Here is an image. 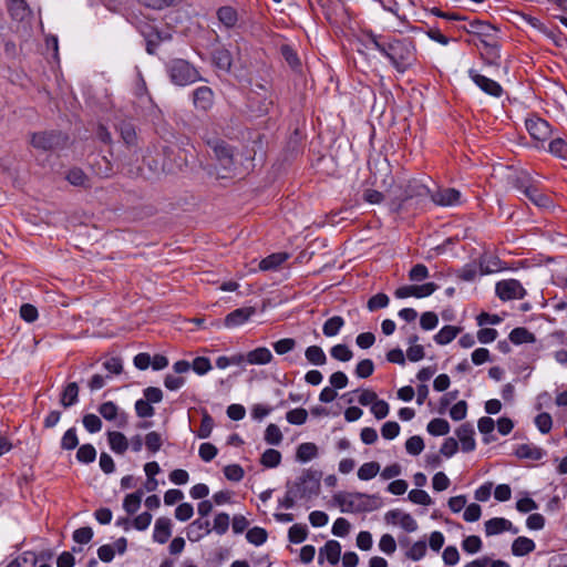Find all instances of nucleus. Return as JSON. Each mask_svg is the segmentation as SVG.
I'll return each mask as SVG.
<instances>
[{"label": "nucleus", "mask_w": 567, "mask_h": 567, "mask_svg": "<svg viewBox=\"0 0 567 567\" xmlns=\"http://www.w3.org/2000/svg\"><path fill=\"white\" fill-rule=\"evenodd\" d=\"M374 371L373 361L370 359L361 360L355 367V374L358 378H369Z\"/></svg>", "instance_id": "63"}, {"label": "nucleus", "mask_w": 567, "mask_h": 567, "mask_svg": "<svg viewBox=\"0 0 567 567\" xmlns=\"http://www.w3.org/2000/svg\"><path fill=\"white\" fill-rule=\"evenodd\" d=\"M286 420L293 425H302L308 420V412L303 408H297L286 413Z\"/></svg>", "instance_id": "44"}, {"label": "nucleus", "mask_w": 567, "mask_h": 567, "mask_svg": "<svg viewBox=\"0 0 567 567\" xmlns=\"http://www.w3.org/2000/svg\"><path fill=\"white\" fill-rule=\"evenodd\" d=\"M405 450L411 455H419L424 450L423 439L419 435L411 436L405 442Z\"/></svg>", "instance_id": "52"}, {"label": "nucleus", "mask_w": 567, "mask_h": 567, "mask_svg": "<svg viewBox=\"0 0 567 567\" xmlns=\"http://www.w3.org/2000/svg\"><path fill=\"white\" fill-rule=\"evenodd\" d=\"M341 556V545L337 540H328L319 551V563L326 558L331 565H337Z\"/></svg>", "instance_id": "17"}, {"label": "nucleus", "mask_w": 567, "mask_h": 567, "mask_svg": "<svg viewBox=\"0 0 567 567\" xmlns=\"http://www.w3.org/2000/svg\"><path fill=\"white\" fill-rule=\"evenodd\" d=\"M107 441L110 449L116 454H124L128 449V441L126 436L117 431L107 432Z\"/></svg>", "instance_id": "25"}, {"label": "nucleus", "mask_w": 567, "mask_h": 567, "mask_svg": "<svg viewBox=\"0 0 567 567\" xmlns=\"http://www.w3.org/2000/svg\"><path fill=\"white\" fill-rule=\"evenodd\" d=\"M470 79L486 94L499 97L503 94V89L496 81L480 74L476 70L468 71Z\"/></svg>", "instance_id": "10"}, {"label": "nucleus", "mask_w": 567, "mask_h": 567, "mask_svg": "<svg viewBox=\"0 0 567 567\" xmlns=\"http://www.w3.org/2000/svg\"><path fill=\"white\" fill-rule=\"evenodd\" d=\"M450 429L449 422L441 417L431 420L426 426L427 432L434 436L446 435Z\"/></svg>", "instance_id": "34"}, {"label": "nucleus", "mask_w": 567, "mask_h": 567, "mask_svg": "<svg viewBox=\"0 0 567 567\" xmlns=\"http://www.w3.org/2000/svg\"><path fill=\"white\" fill-rule=\"evenodd\" d=\"M363 497L364 495L360 493H338L333 501L342 513H355L363 509Z\"/></svg>", "instance_id": "7"}, {"label": "nucleus", "mask_w": 567, "mask_h": 567, "mask_svg": "<svg viewBox=\"0 0 567 567\" xmlns=\"http://www.w3.org/2000/svg\"><path fill=\"white\" fill-rule=\"evenodd\" d=\"M143 497V492L137 491L127 494L123 501V508L127 514H134L138 511Z\"/></svg>", "instance_id": "35"}, {"label": "nucleus", "mask_w": 567, "mask_h": 567, "mask_svg": "<svg viewBox=\"0 0 567 567\" xmlns=\"http://www.w3.org/2000/svg\"><path fill=\"white\" fill-rule=\"evenodd\" d=\"M535 425L540 433L547 434L550 432L553 426V419L549 413H540L535 417Z\"/></svg>", "instance_id": "58"}, {"label": "nucleus", "mask_w": 567, "mask_h": 567, "mask_svg": "<svg viewBox=\"0 0 567 567\" xmlns=\"http://www.w3.org/2000/svg\"><path fill=\"white\" fill-rule=\"evenodd\" d=\"M172 535V522L167 517H159L155 522L153 539L158 544H165Z\"/></svg>", "instance_id": "18"}, {"label": "nucleus", "mask_w": 567, "mask_h": 567, "mask_svg": "<svg viewBox=\"0 0 567 567\" xmlns=\"http://www.w3.org/2000/svg\"><path fill=\"white\" fill-rule=\"evenodd\" d=\"M308 536V529L306 525L295 524L289 528L288 538L293 544H300L306 540Z\"/></svg>", "instance_id": "42"}, {"label": "nucleus", "mask_w": 567, "mask_h": 567, "mask_svg": "<svg viewBox=\"0 0 567 567\" xmlns=\"http://www.w3.org/2000/svg\"><path fill=\"white\" fill-rule=\"evenodd\" d=\"M526 130L528 131L529 135L535 140L539 142L547 141L551 135L550 125L547 121L533 116L526 120L525 122Z\"/></svg>", "instance_id": "9"}, {"label": "nucleus", "mask_w": 567, "mask_h": 567, "mask_svg": "<svg viewBox=\"0 0 567 567\" xmlns=\"http://www.w3.org/2000/svg\"><path fill=\"white\" fill-rule=\"evenodd\" d=\"M79 444L76 430L74 427L69 429L62 436L61 447L63 450H74Z\"/></svg>", "instance_id": "53"}, {"label": "nucleus", "mask_w": 567, "mask_h": 567, "mask_svg": "<svg viewBox=\"0 0 567 567\" xmlns=\"http://www.w3.org/2000/svg\"><path fill=\"white\" fill-rule=\"evenodd\" d=\"M515 186L537 207L547 208L551 205L549 196L542 193L534 185L528 184V176L526 174L516 178Z\"/></svg>", "instance_id": "3"}, {"label": "nucleus", "mask_w": 567, "mask_h": 567, "mask_svg": "<svg viewBox=\"0 0 567 567\" xmlns=\"http://www.w3.org/2000/svg\"><path fill=\"white\" fill-rule=\"evenodd\" d=\"M389 302H390L389 297L385 293L380 292V293L372 296L368 300L367 307L370 311H375L378 309L388 307Z\"/></svg>", "instance_id": "55"}, {"label": "nucleus", "mask_w": 567, "mask_h": 567, "mask_svg": "<svg viewBox=\"0 0 567 567\" xmlns=\"http://www.w3.org/2000/svg\"><path fill=\"white\" fill-rule=\"evenodd\" d=\"M361 42L367 49L378 50L400 73H404L415 62V48L410 39L385 38L372 31H363Z\"/></svg>", "instance_id": "1"}, {"label": "nucleus", "mask_w": 567, "mask_h": 567, "mask_svg": "<svg viewBox=\"0 0 567 567\" xmlns=\"http://www.w3.org/2000/svg\"><path fill=\"white\" fill-rule=\"evenodd\" d=\"M431 197L439 206H455L461 203V193L455 188L437 189Z\"/></svg>", "instance_id": "12"}, {"label": "nucleus", "mask_w": 567, "mask_h": 567, "mask_svg": "<svg viewBox=\"0 0 567 567\" xmlns=\"http://www.w3.org/2000/svg\"><path fill=\"white\" fill-rule=\"evenodd\" d=\"M535 548L536 544L533 539L519 536L512 544V554L516 557H523L534 551Z\"/></svg>", "instance_id": "23"}, {"label": "nucleus", "mask_w": 567, "mask_h": 567, "mask_svg": "<svg viewBox=\"0 0 567 567\" xmlns=\"http://www.w3.org/2000/svg\"><path fill=\"white\" fill-rule=\"evenodd\" d=\"M481 55L486 64L498 65L501 61L498 40L495 39L480 47Z\"/></svg>", "instance_id": "19"}, {"label": "nucleus", "mask_w": 567, "mask_h": 567, "mask_svg": "<svg viewBox=\"0 0 567 567\" xmlns=\"http://www.w3.org/2000/svg\"><path fill=\"white\" fill-rule=\"evenodd\" d=\"M274 355L266 347H258L246 353V362L254 365H264L271 362Z\"/></svg>", "instance_id": "21"}, {"label": "nucleus", "mask_w": 567, "mask_h": 567, "mask_svg": "<svg viewBox=\"0 0 567 567\" xmlns=\"http://www.w3.org/2000/svg\"><path fill=\"white\" fill-rule=\"evenodd\" d=\"M463 29L465 32L477 37L481 45L498 38V30L485 21H470L466 25L463 27Z\"/></svg>", "instance_id": "5"}, {"label": "nucleus", "mask_w": 567, "mask_h": 567, "mask_svg": "<svg viewBox=\"0 0 567 567\" xmlns=\"http://www.w3.org/2000/svg\"><path fill=\"white\" fill-rule=\"evenodd\" d=\"M496 296L503 300L523 299L526 290L523 285L516 279L501 280L495 286Z\"/></svg>", "instance_id": "6"}, {"label": "nucleus", "mask_w": 567, "mask_h": 567, "mask_svg": "<svg viewBox=\"0 0 567 567\" xmlns=\"http://www.w3.org/2000/svg\"><path fill=\"white\" fill-rule=\"evenodd\" d=\"M281 462V454L275 449L266 450L260 458V463L268 468L277 467Z\"/></svg>", "instance_id": "39"}, {"label": "nucleus", "mask_w": 567, "mask_h": 567, "mask_svg": "<svg viewBox=\"0 0 567 567\" xmlns=\"http://www.w3.org/2000/svg\"><path fill=\"white\" fill-rule=\"evenodd\" d=\"M193 102L196 109L207 111L214 104V92L208 86H199L193 92Z\"/></svg>", "instance_id": "15"}, {"label": "nucleus", "mask_w": 567, "mask_h": 567, "mask_svg": "<svg viewBox=\"0 0 567 567\" xmlns=\"http://www.w3.org/2000/svg\"><path fill=\"white\" fill-rule=\"evenodd\" d=\"M209 525L207 519H195L187 527V538L193 543L199 542L212 532Z\"/></svg>", "instance_id": "16"}, {"label": "nucleus", "mask_w": 567, "mask_h": 567, "mask_svg": "<svg viewBox=\"0 0 567 567\" xmlns=\"http://www.w3.org/2000/svg\"><path fill=\"white\" fill-rule=\"evenodd\" d=\"M379 548L386 555H392L396 550V542L390 534H384L379 540Z\"/></svg>", "instance_id": "64"}, {"label": "nucleus", "mask_w": 567, "mask_h": 567, "mask_svg": "<svg viewBox=\"0 0 567 567\" xmlns=\"http://www.w3.org/2000/svg\"><path fill=\"white\" fill-rule=\"evenodd\" d=\"M462 549L467 554H476L482 549V540L476 535L467 536L462 542Z\"/></svg>", "instance_id": "48"}, {"label": "nucleus", "mask_w": 567, "mask_h": 567, "mask_svg": "<svg viewBox=\"0 0 567 567\" xmlns=\"http://www.w3.org/2000/svg\"><path fill=\"white\" fill-rule=\"evenodd\" d=\"M229 515L226 513H219L214 518L213 530L218 535H224L229 527Z\"/></svg>", "instance_id": "54"}, {"label": "nucleus", "mask_w": 567, "mask_h": 567, "mask_svg": "<svg viewBox=\"0 0 567 567\" xmlns=\"http://www.w3.org/2000/svg\"><path fill=\"white\" fill-rule=\"evenodd\" d=\"M420 324L423 330H433L439 324V317L433 311H426L422 313Z\"/></svg>", "instance_id": "61"}, {"label": "nucleus", "mask_w": 567, "mask_h": 567, "mask_svg": "<svg viewBox=\"0 0 567 567\" xmlns=\"http://www.w3.org/2000/svg\"><path fill=\"white\" fill-rule=\"evenodd\" d=\"M213 151L224 168H229L233 165V150L225 142L217 141L213 145Z\"/></svg>", "instance_id": "22"}, {"label": "nucleus", "mask_w": 567, "mask_h": 567, "mask_svg": "<svg viewBox=\"0 0 567 567\" xmlns=\"http://www.w3.org/2000/svg\"><path fill=\"white\" fill-rule=\"evenodd\" d=\"M31 144L40 150H50L54 145V137L48 133H37L32 135Z\"/></svg>", "instance_id": "41"}, {"label": "nucleus", "mask_w": 567, "mask_h": 567, "mask_svg": "<svg viewBox=\"0 0 567 567\" xmlns=\"http://www.w3.org/2000/svg\"><path fill=\"white\" fill-rule=\"evenodd\" d=\"M65 178L73 186L83 187V188H86L90 186V178L80 168H71L66 173Z\"/></svg>", "instance_id": "30"}, {"label": "nucleus", "mask_w": 567, "mask_h": 567, "mask_svg": "<svg viewBox=\"0 0 567 567\" xmlns=\"http://www.w3.org/2000/svg\"><path fill=\"white\" fill-rule=\"evenodd\" d=\"M333 359L342 362L350 361L353 357L352 351L346 344H336L330 349Z\"/></svg>", "instance_id": "47"}, {"label": "nucleus", "mask_w": 567, "mask_h": 567, "mask_svg": "<svg viewBox=\"0 0 567 567\" xmlns=\"http://www.w3.org/2000/svg\"><path fill=\"white\" fill-rule=\"evenodd\" d=\"M509 340L515 344L532 343L535 337L526 328H515L509 333Z\"/></svg>", "instance_id": "37"}, {"label": "nucleus", "mask_w": 567, "mask_h": 567, "mask_svg": "<svg viewBox=\"0 0 567 567\" xmlns=\"http://www.w3.org/2000/svg\"><path fill=\"white\" fill-rule=\"evenodd\" d=\"M224 475L231 482H239L243 480L245 472L238 464H230L224 467Z\"/></svg>", "instance_id": "60"}, {"label": "nucleus", "mask_w": 567, "mask_h": 567, "mask_svg": "<svg viewBox=\"0 0 567 567\" xmlns=\"http://www.w3.org/2000/svg\"><path fill=\"white\" fill-rule=\"evenodd\" d=\"M8 9L11 17L18 21H23L32 14L25 0H10Z\"/></svg>", "instance_id": "24"}, {"label": "nucleus", "mask_w": 567, "mask_h": 567, "mask_svg": "<svg viewBox=\"0 0 567 567\" xmlns=\"http://www.w3.org/2000/svg\"><path fill=\"white\" fill-rule=\"evenodd\" d=\"M484 532L487 537L499 535L505 532L517 534L518 528L504 517H494L484 523Z\"/></svg>", "instance_id": "11"}, {"label": "nucleus", "mask_w": 567, "mask_h": 567, "mask_svg": "<svg viewBox=\"0 0 567 567\" xmlns=\"http://www.w3.org/2000/svg\"><path fill=\"white\" fill-rule=\"evenodd\" d=\"M267 537L268 534L266 529L261 527H252L246 534L247 540L256 546L262 545L267 540Z\"/></svg>", "instance_id": "45"}, {"label": "nucleus", "mask_w": 567, "mask_h": 567, "mask_svg": "<svg viewBox=\"0 0 567 567\" xmlns=\"http://www.w3.org/2000/svg\"><path fill=\"white\" fill-rule=\"evenodd\" d=\"M218 453L217 447L212 443H202L199 445L198 454L204 462L213 461Z\"/></svg>", "instance_id": "62"}, {"label": "nucleus", "mask_w": 567, "mask_h": 567, "mask_svg": "<svg viewBox=\"0 0 567 567\" xmlns=\"http://www.w3.org/2000/svg\"><path fill=\"white\" fill-rule=\"evenodd\" d=\"M461 332V328L455 326H444L435 336L434 341L440 346H445L453 341Z\"/></svg>", "instance_id": "28"}, {"label": "nucleus", "mask_w": 567, "mask_h": 567, "mask_svg": "<svg viewBox=\"0 0 567 567\" xmlns=\"http://www.w3.org/2000/svg\"><path fill=\"white\" fill-rule=\"evenodd\" d=\"M463 452H472L476 447V442L474 439V427L470 423L462 424L455 432Z\"/></svg>", "instance_id": "13"}, {"label": "nucleus", "mask_w": 567, "mask_h": 567, "mask_svg": "<svg viewBox=\"0 0 567 567\" xmlns=\"http://www.w3.org/2000/svg\"><path fill=\"white\" fill-rule=\"evenodd\" d=\"M265 441L271 445H278L282 441V433L278 425L270 423L265 431Z\"/></svg>", "instance_id": "51"}, {"label": "nucleus", "mask_w": 567, "mask_h": 567, "mask_svg": "<svg viewBox=\"0 0 567 567\" xmlns=\"http://www.w3.org/2000/svg\"><path fill=\"white\" fill-rule=\"evenodd\" d=\"M256 312L252 307L238 308L228 313L225 318L224 324L227 328H235L247 322Z\"/></svg>", "instance_id": "14"}, {"label": "nucleus", "mask_w": 567, "mask_h": 567, "mask_svg": "<svg viewBox=\"0 0 567 567\" xmlns=\"http://www.w3.org/2000/svg\"><path fill=\"white\" fill-rule=\"evenodd\" d=\"M171 80L177 85H188L198 80L197 70L185 60H175L169 65Z\"/></svg>", "instance_id": "2"}, {"label": "nucleus", "mask_w": 567, "mask_h": 567, "mask_svg": "<svg viewBox=\"0 0 567 567\" xmlns=\"http://www.w3.org/2000/svg\"><path fill=\"white\" fill-rule=\"evenodd\" d=\"M82 423L89 433H97L102 430L101 419L93 413L85 414L83 416Z\"/></svg>", "instance_id": "50"}, {"label": "nucleus", "mask_w": 567, "mask_h": 567, "mask_svg": "<svg viewBox=\"0 0 567 567\" xmlns=\"http://www.w3.org/2000/svg\"><path fill=\"white\" fill-rule=\"evenodd\" d=\"M79 395V386L75 382H71L64 389L61 396V404L64 408H69L76 403Z\"/></svg>", "instance_id": "38"}, {"label": "nucleus", "mask_w": 567, "mask_h": 567, "mask_svg": "<svg viewBox=\"0 0 567 567\" xmlns=\"http://www.w3.org/2000/svg\"><path fill=\"white\" fill-rule=\"evenodd\" d=\"M300 498V494L295 489L293 486H288L285 496L279 499V506L286 509L295 506L296 499Z\"/></svg>", "instance_id": "56"}, {"label": "nucleus", "mask_w": 567, "mask_h": 567, "mask_svg": "<svg viewBox=\"0 0 567 567\" xmlns=\"http://www.w3.org/2000/svg\"><path fill=\"white\" fill-rule=\"evenodd\" d=\"M214 429V420L213 417L205 411L203 413L200 426L196 433L199 439H207L210 436L212 431Z\"/></svg>", "instance_id": "46"}, {"label": "nucleus", "mask_w": 567, "mask_h": 567, "mask_svg": "<svg viewBox=\"0 0 567 567\" xmlns=\"http://www.w3.org/2000/svg\"><path fill=\"white\" fill-rule=\"evenodd\" d=\"M344 326V319L340 316H333L329 318L322 327V332L326 337H334Z\"/></svg>", "instance_id": "31"}, {"label": "nucleus", "mask_w": 567, "mask_h": 567, "mask_svg": "<svg viewBox=\"0 0 567 567\" xmlns=\"http://www.w3.org/2000/svg\"><path fill=\"white\" fill-rule=\"evenodd\" d=\"M96 457V450L92 444H83L76 452V460L81 463H92Z\"/></svg>", "instance_id": "43"}, {"label": "nucleus", "mask_w": 567, "mask_h": 567, "mask_svg": "<svg viewBox=\"0 0 567 567\" xmlns=\"http://www.w3.org/2000/svg\"><path fill=\"white\" fill-rule=\"evenodd\" d=\"M135 412L138 417H152L155 414V410L152 404L145 399H140L135 402Z\"/></svg>", "instance_id": "57"}, {"label": "nucleus", "mask_w": 567, "mask_h": 567, "mask_svg": "<svg viewBox=\"0 0 567 567\" xmlns=\"http://www.w3.org/2000/svg\"><path fill=\"white\" fill-rule=\"evenodd\" d=\"M515 454L520 458H530L538 461L543 457L544 452L542 449L532 444H520L517 446Z\"/></svg>", "instance_id": "29"}, {"label": "nucleus", "mask_w": 567, "mask_h": 567, "mask_svg": "<svg viewBox=\"0 0 567 567\" xmlns=\"http://www.w3.org/2000/svg\"><path fill=\"white\" fill-rule=\"evenodd\" d=\"M217 19L226 29H234L238 24L239 16L234 7L224 6L217 10Z\"/></svg>", "instance_id": "20"}, {"label": "nucleus", "mask_w": 567, "mask_h": 567, "mask_svg": "<svg viewBox=\"0 0 567 567\" xmlns=\"http://www.w3.org/2000/svg\"><path fill=\"white\" fill-rule=\"evenodd\" d=\"M305 357L313 365H323L327 362V355L319 346H310L305 351Z\"/></svg>", "instance_id": "32"}, {"label": "nucleus", "mask_w": 567, "mask_h": 567, "mask_svg": "<svg viewBox=\"0 0 567 567\" xmlns=\"http://www.w3.org/2000/svg\"><path fill=\"white\" fill-rule=\"evenodd\" d=\"M318 455V447L315 443H301L297 449L296 457L300 462H309Z\"/></svg>", "instance_id": "33"}, {"label": "nucleus", "mask_w": 567, "mask_h": 567, "mask_svg": "<svg viewBox=\"0 0 567 567\" xmlns=\"http://www.w3.org/2000/svg\"><path fill=\"white\" fill-rule=\"evenodd\" d=\"M426 544L424 540H417L411 545V547L406 550L405 557L413 561L421 560L426 555Z\"/></svg>", "instance_id": "40"}, {"label": "nucleus", "mask_w": 567, "mask_h": 567, "mask_svg": "<svg viewBox=\"0 0 567 567\" xmlns=\"http://www.w3.org/2000/svg\"><path fill=\"white\" fill-rule=\"evenodd\" d=\"M548 151L560 158L567 157V143L561 137H556L549 142Z\"/></svg>", "instance_id": "49"}, {"label": "nucleus", "mask_w": 567, "mask_h": 567, "mask_svg": "<svg viewBox=\"0 0 567 567\" xmlns=\"http://www.w3.org/2000/svg\"><path fill=\"white\" fill-rule=\"evenodd\" d=\"M288 258L289 255L287 252L271 254L260 261L259 268L261 270H275L279 266H281Z\"/></svg>", "instance_id": "26"}, {"label": "nucleus", "mask_w": 567, "mask_h": 567, "mask_svg": "<svg viewBox=\"0 0 567 567\" xmlns=\"http://www.w3.org/2000/svg\"><path fill=\"white\" fill-rule=\"evenodd\" d=\"M99 413L104 420L114 422L115 426L117 427H125L127 425V414L124 411H121L120 408L112 401L102 403L99 406Z\"/></svg>", "instance_id": "8"}, {"label": "nucleus", "mask_w": 567, "mask_h": 567, "mask_svg": "<svg viewBox=\"0 0 567 567\" xmlns=\"http://www.w3.org/2000/svg\"><path fill=\"white\" fill-rule=\"evenodd\" d=\"M380 472V464L378 462L363 463L358 470V477L361 481H370L374 478Z\"/></svg>", "instance_id": "36"}, {"label": "nucleus", "mask_w": 567, "mask_h": 567, "mask_svg": "<svg viewBox=\"0 0 567 567\" xmlns=\"http://www.w3.org/2000/svg\"><path fill=\"white\" fill-rule=\"evenodd\" d=\"M291 486L300 494V498H311L320 491V478L317 473L306 471Z\"/></svg>", "instance_id": "4"}, {"label": "nucleus", "mask_w": 567, "mask_h": 567, "mask_svg": "<svg viewBox=\"0 0 567 567\" xmlns=\"http://www.w3.org/2000/svg\"><path fill=\"white\" fill-rule=\"evenodd\" d=\"M215 65L224 71H229L233 63L231 53L225 48H218L213 52Z\"/></svg>", "instance_id": "27"}, {"label": "nucleus", "mask_w": 567, "mask_h": 567, "mask_svg": "<svg viewBox=\"0 0 567 567\" xmlns=\"http://www.w3.org/2000/svg\"><path fill=\"white\" fill-rule=\"evenodd\" d=\"M162 444H163V441H162V436L159 433L152 431L146 434L145 445H146L147 450L151 451L152 453H156L157 451H159L162 447Z\"/></svg>", "instance_id": "59"}]
</instances>
